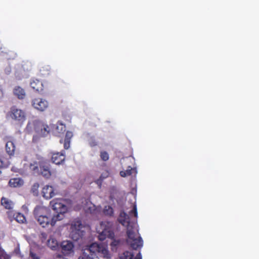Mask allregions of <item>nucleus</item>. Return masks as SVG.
<instances>
[{"label": "nucleus", "instance_id": "f257e3e1", "mask_svg": "<svg viewBox=\"0 0 259 259\" xmlns=\"http://www.w3.org/2000/svg\"><path fill=\"white\" fill-rule=\"evenodd\" d=\"M133 216L134 217L135 219L138 217L136 204H133V209L129 212V215L127 214L124 211H121L118 221L122 225L127 228V243L133 249L137 250L143 246V242L138 231H136L135 229V224L131 222V218Z\"/></svg>", "mask_w": 259, "mask_h": 259}, {"label": "nucleus", "instance_id": "f03ea898", "mask_svg": "<svg viewBox=\"0 0 259 259\" xmlns=\"http://www.w3.org/2000/svg\"><path fill=\"white\" fill-rule=\"evenodd\" d=\"M86 250L89 253L84 252L82 259H99V256L106 259L111 258V254L108 249L107 244L93 243L89 246Z\"/></svg>", "mask_w": 259, "mask_h": 259}, {"label": "nucleus", "instance_id": "7ed1b4c3", "mask_svg": "<svg viewBox=\"0 0 259 259\" xmlns=\"http://www.w3.org/2000/svg\"><path fill=\"white\" fill-rule=\"evenodd\" d=\"M102 231L99 232L98 239L104 241L106 238L111 239L112 241L110 243L112 250H116L121 243L120 239L115 238L114 233L113 231V223L108 221L102 222L100 224Z\"/></svg>", "mask_w": 259, "mask_h": 259}, {"label": "nucleus", "instance_id": "20e7f679", "mask_svg": "<svg viewBox=\"0 0 259 259\" xmlns=\"http://www.w3.org/2000/svg\"><path fill=\"white\" fill-rule=\"evenodd\" d=\"M61 214L52 215V214L47 216H44L41 218L36 220L38 223L43 228L47 227L49 225L55 226L58 221L62 220Z\"/></svg>", "mask_w": 259, "mask_h": 259}, {"label": "nucleus", "instance_id": "39448f33", "mask_svg": "<svg viewBox=\"0 0 259 259\" xmlns=\"http://www.w3.org/2000/svg\"><path fill=\"white\" fill-rule=\"evenodd\" d=\"M7 116L13 120L23 122L26 119L25 112L18 108L16 106L11 107L10 111L7 113Z\"/></svg>", "mask_w": 259, "mask_h": 259}, {"label": "nucleus", "instance_id": "423d86ee", "mask_svg": "<svg viewBox=\"0 0 259 259\" xmlns=\"http://www.w3.org/2000/svg\"><path fill=\"white\" fill-rule=\"evenodd\" d=\"M82 228V224L80 220H75L72 222L70 235L73 240L77 241L83 235V233L80 230Z\"/></svg>", "mask_w": 259, "mask_h": 259}, {"label": "nucleus", "instance_id": "0eeeda50", "mask_svg": "<svg viewBox=\"0 0 259 259\" xmlns=\"http://www.w3.org/2000/svg\"><path fill=\"white\" fill-rule=\"evenodd\" d=\"M62 200L59 199H53L50 202L53 209L56 211L57 214H61L62 219L64 218V214L67 211V206L62 202Z\"/></svg>", "mask_w": 259, "mask_h": 259}, {"label": "nucleus", "instance_id": "6e6552de", "mask_svg": "<svg viewBox=\"0 0 259 259\" xmlns=\"http://www.w3.org/2000/svg\"><path fill=\"white\" fill-rule=\"evenodd\" d=\"M38 175H41L46 179H49L52 175L50 169V165L47 161H39V169Z\"/></svg>", "mask_w": 259, "mask_h": 259}, {"label": "nucleus", "instance_id": "1a4fd4ad", "mask_svg": "<svg viewBox=\"0 0 259 259\" xmlns=\"http://www.w3.org/2000/svg\"><path fill=\"white\" fill-rule=\"evenodd\" d=\"M31 103L32 106L40 111H44L49 106L48 102L42 98H35L32 100Z\"/></svg>", "mask_w": 259, "mask_h": 259}, {"label": "nucleus", "instance_id": "9d476101", "mask_svg": "<svg viewBox=\"0 0 259 259\" xmlns=\"http://www.w3.org/2000/svg\"><path fill=\"white\" fill-rule=\"evenodd\" d=\"M52 214L50 208L42 205L36 206L34 210L33 214L35 220Z\"/></svg>", "mask_w": 259, "mask_h": 259}, {"label": "nucleus", "instance_id": "9b49d317", "mask_svg": "<svg viewBox=\"0 0 259 259\" xmlns=\"http://www.w3.org/2000/svg\"><path fill=\"white\" fill-rule=\"evenodd\" d=\"M65 158V152L63 150L61 152H57L52 153L51 160L53 163L57 165H60L64 163Z\"/></svg>", "mask_w": 259, "mask_h": 259}, {"label": "nucleus", "instance_id": "f8f14e48", "mask_svg": "<svg viewBox=\"0 0 259 259\" xmlns=\"http://www.w3.org/2000/svg\"><path fill=\"white\" fill-rule=\"evenodd\" d=\"M25 170L32 173L33 175H37L39 174V161H32L24 164Z\"/></svg>", "mask_w": 259, "mask_h": 259}, {"label": "nucleus", "instance_id": "ddd939ff", "mask_svg": "<svg viewBox=\"0 0 259 259\" xmlns=\"http://www.w3.org/2000/svg\"><path fill=\"white\" fill-rule=\"evenodd\" d=\"M51 130L50 126L43 122H38L35 127L36 131L40 134L42 136L48 135Z\"/></svg>", "mask_w": 259, "mask_h": 259}, {"label": "nucleus", "instance_id": "4468645a", "mask_svg": "<svg viewBox=\"0 0 259 259\" xmlns=\"http://www.w3.org/2000/svg\"><path fill=\"white\" fill-rule=\"evenodd\" d=\"M62 252L65 255H68L73 252V248L74 245L73 243L69 241H64L61 244Z\"/></svg>", "mask_w": 259, "mask_h": 259}, {"label": "nucleus", "instance_id": "2eb2a0df", "mask_svg": "<svg viewBox=\"0 0 259 259\" xmlns=\"http://www.w3.org/2000/svg\"><path fill=\"white\" fill-rule=\"evenodd\" d=\"M41 193L42 196L46 199H51L55 195L53 187L49 185H46L42 188Z\"/></svg>", "mask_w": 259, "mask_h": 259}, {"label": "nucleus", "instance_id": "dca6fc26", "mask_svg": "<svg viewBox=\"0 0 259 259\" xmlns=\"http://www.w3.org/2000/svg\"><path fill=\"white\" fill-rule=\"evenodd\" d=\"M31 87L36 92L41 93L44 90V85L42 82L37 79H33L30 82Z\"/></svg>", "mask_w": 259, "mask_h": 259}, {"label": "nucleus", "instance_id": "f3484780", "mask_svg": "<svg viewBox=\"0 0 259 259\" xmlns=\"http://www.w3.org/2000/svg\"><path fill=\"white\" fill-rule=\"evenodd\" d=\"M73 137V133L71 132L67 131L65 135L64 140L61 139L60 140V143H63L64 148L65 149H68L70 147V141Z\"/></svg>", "mask_w": 259, "mask_h": 259}, {"label": "nucleus", "instance_id": "a211bd4d", "mask_svg": "<svg viewBox=\"0 0 259 259\" xmlns=\"http://www.w3.org/2000/svg\"><path fill=\"white\" fill-rule=\"evenodd\" d=\"M23 180L20 178L11 179L9 182V186L13 188L20 187L23 185Z\"/></svg>", "mask_w": 259, "mask_h": 259}, {"label": "nucleus", "instance_id": "6ab92c4d", "mask_svg": "<svg viewBox=\"0 0 259 259\" xmlns=\"http://www.w3.org/2000/svg\"><path fill=\"white\" fill-rule=\"evenodd\" d=\"M15 145L12 141H9L6 144V150L7 153L10 156L13 155L15 151Z\"/></svg>", "mask_w": 259, "mask_h": 259}, {"label": "nucleus", "instance_id": "aec40b11", "mask_svg": "<svg viewBox=\"0 0 259 259\" xmlns=\"http://www.w3.org/2000/svg\"><path fill=\"white\" fill-rule=\"evenodd\" d=\"M13 92L14 95L19 99H23L25 97V92L24 89L20 87H16L14 89Z\"/></svg>", "mask_w": 259, "mask_h": 259}, {"label": "nucleus", "instance_id": "412c9836", "mask_svg": "<svg viewBox=\"0 0 259 259\" xmlns=\"http://www.w3.org/2000/svg\"><path fill=\"white\" fill-rule=\"evenodd\" d=\"M1 204L7 209H12L13 207V202L5 197H2L1 199Z\"/></svg>", "mask_w": 259, "mask_h": 259}, {"label": "nucleus", "instance_id": "4be33fe9", "mask_svg": "<svg viewBox=\"0 0 259 259\" xmlns=\"http://www.w3.org/2000/svg\"><path fill=\"white\" fill-rule=\"evenodd\" d=\"M39 72L41 76H46L49 75L51 73V69L49 65H44L39 69Z\"/></svg>", "mask_w": 259, "mask_h": 259}, {"label": "nucleus", "instance_id": "5701e85b", "mask_svg": "<svg viewBox=\"0 0 259 259\" xmlns=\"http://www.w3.org/2000/svg\"><path fill=\"white\" fill-rule=\"evenodd\" d=\"M57 134H63L66 131V125L62 121H58L55 125Z\"/></svg>", "mask_w": 259, "mask_h": 259}, {"label": "nucleus", "instance_id": "b1692460", "mask_svg": "<svg viewBox=\"0 0 259 259\" xmlns=\"http://www.w3.org/2000/svg\"><path fill=\"white\" fill-rule=\"evenodd\" d=\"M109 172L108 170L104 171L100 176V178L97 179L95 182L100 188L101 187L103 181L109 177Z\"/></svg>", "mask_w": 259, "mask_h": 259}, {"label": "nucleus", "instance_id": "393cba45", "mask_svg": "<svg viewBox=\"0 0 259 259\" xmlns=\"http://www.w3.org/2000/svg\"><path fill=\"white\" fill-rule=\"evenodd\" d=\"M47 245L51 249L55 250L58 247V242L55 238H50L47 240Z\"/></svg>", "mask_w": 259, "mask_h": 259}, {"label": "nucleus", "instance_id": "a878e982", "mask_svg": "<svg viewBox=\"0 0 259 259\" xmlns=\"http://www.w3.org/2000/svg\"><path fill=\"white\" fill-rule=\"evenodd\" d=\"M14 220L20 224H23L26 222L25 217L23 213L20 212L16 213Z\"/></svg>", "mask_w": 259, "mask_h": 259}, {"label": "nucleus", "instance_id": "bb28decb", "mask_svg": "<svg viewBox=\"0 0 259 259\" xmlns=\"http://www.w3.org/2000/svg\"><path fill=\"white\" fill-rule=\"evenodd\" d=\"M135 170V169L132 168L131 166H128L127 169L125 171L122 170L120 171V175L122 177H125L132 175L133 172Z\"/></svg>", "mask_w": 259, "mask_h": 259}, {"label": "nucleus", "instance_id": "cd10ccee", "mask_svg": "<svg viewBox=\"0 0 259 259\" xmlns=\"http://www.w3.org/2000/svg\"><path fill=\"white\" fill-rule=\"evenodd\" d=\"M103 213L107 216L111 217L113 215L114 211L113 208L109 206H105L103 210Z\"/></svg>", "mask_w": 259, "mask_h": 259}, {"label": "nucleus", "instance_id": "c85d7f7f", "mask_svg": "<svg viewBox=\"0 0 259 259\" xmlns=\"http://www.w3.org/2000/svg\"><path fill=\"white\" fill-rule=\"evenodd\" d=\"M9 210L7 211V214L8 218L10 221L12 222L15 220V218L16 214L17 212H15L14 210L12 209H8Z\"/></svg>", "mask_w": 259, "mask_h": 259}, {"label": "nucleus", "instance_id": "c756f323", "mask_svg": "<svg viewBox=\"0 0 259 259\" xmlns=\"http://www.w3.org/2000/svg\"><path fill=\"white\" fill-rule=\"evenodd\" d=\"M134 254L133 253L126 251H124L120 257L121 259H133Z\"/></svg>", "mask_w": 259, "mask_h": 259}, {"label": "nucleus", "instance_id": "7c9ffc66", "mask_svg": "<svg viewBox=\"0 0 259 259\" xmlns=\"http://www.w3.org/2000/svg\"><path fill=\"white\" fill-rule=\"evenodd\" d=\"M100 157H101V159L104 161H107L109 158L108 153L106 151H101Z\"/></svg>", "mask_w": 259, "mask_h": 259}, {"label": "nucleus", "instance_id": "2f4dec72", "mask_svg": "<svg viewBox=\"0 0 259 259\" xmlns=\"http://www.w3.org/2000/svg\"><path fill=\"white\" fill-rule=\"evenodd\" d=\"M89 145L91 147H95L97 145V142L94 139L91 138L89 141Z\"/></svg>", "mask_w": 259, "mask_h": 259}, {"label": "nucleus", "instance_id": "473e14b6", "mask_svg": "<svg viewBox=\"0 0 259 259\" xmlns=\"http://www.w3.org/2000/svg\"><path fill=\"white\" fill-rule=\"evenodd\" d=\"M39 187V184L38 183H35L33 184L32 187V191L33 193L35 191H37V189Z\"/></svg>", "mask_w": 259, "mask_h": 259}, {"label": "nucleus", "instance_id": "72a5a7b5", "mask_svg": "<svg viewBox=\"0 0 259 259\" xmlns=\"http://www.w3.org/2000/svg\"><path fill=\"white\" fill-rule=\"evenodd\" d=\"M47 234L45 233V232H42L41 233V239H42V241L44 242L45 241H46L47 239Z\"/></svg>", "mask_w": 259, "mask_h": 259}, {"label": "nucleus", "instance_id": "f704fd0d", "mask_svg": "<svg viewBox=\"0 0 259 259\" xmlns=\"http://www.w3.org/2000/svg\"><path fill=\"white\" fill-rule=\"evenodd\" d=\"M30 255L32 259H39V257L33 252H30Z\"/></svg>", "mask_w": 259, "mask_h": 259}, {"label": "nucleus", "instance_id": "c9c22d12", "mask_svg": "<svg viewBox=\"0 0 259 259\" xmlns=\"http://www.w3.org/2000/svg\"><path fill=\"white\" fill-rule=\"evenodd\" d=\"M134 259H142V255L140 252H139Z\"/></svg>", "mask_w": 259, "mask_h": 259}, {"label": "nucleus", "instance_id": "e433bc0d", "mask_svg": "<svg viewBox=\"0 0 259 259\" xmlns=\"http://www.w3.org/2000/svg\"><path fill=\"white\" fill-rule=\"evenodd\" d=\"M5 167L4 162L3 160L0 158V169Z\"/></svg>", "mask_w": 259, "mask_h": 259}, {"label": "nucleus", "instance_id": "4c0bfd02", "mask_svg": "<svg viewBox=\"0 0 259 259\" xmlns=\"http://www.w3.org/2000/svg\"><path fill=\"white\" fill-rule=\"evenodd\" d=\"M56 259H63V258L61 257V255L58 254L56 255Z\"/></svg>", "mask_w": 259, "mask_h": 259}]
</instances>
